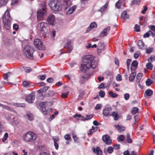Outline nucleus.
Masks as SVG:
<instances>
[{
  "label": "nucleus",
  "mask_w": 155,
  "mask_h": 155,
  "mask_svg": "<svg viewBox=\"0 0 155 155\" xmlns=\"http://www.w3.org/2000/svg\"><path fill=\"white\" fill-rule=\"evenodd\" d=\"M107 6V4L106 3L104 5H103L100 9V11L101 12H103L105 10Z\"/></svg>",
  "instance_id": "nucleus-38"
},
{
  "label": "nucleus",
  "mask_w": 155,
  "mask_h": 155,
  "mask_svg": "<svg viewBox=\"0 0 155 155\" xmlns=\"http://www.w3.org/2000/svg\"><path fill=\"white\" fill-rule=\"evenodd\" d=\"M93 117V115L92 114L90 115H86V120H89L91 118H92Z\"/></svg>",
  "instance_id": "nucleus-55"
},
{
  "label": "nucleus",
  "mask_w": 155,
  "mask_h": 155,
  "mask_svg": "<svg viewBox=\"0 0 155 155\" xmlns=\"http://www.w3.org/2000/svg\"><path fill=\"white\" fill-rule=\"evenodd\" d=\"M99 95L101 97H103L105 95V93L104 91H101L99 92Z\"/></svg>",
  "instance_id": "nucleus-44"
},
{
  "label": "nucleus",
  "mask_w": 155,
  "mask_h": 155,
  "mask_svg": "<svg viewBox=\"0 0 155 155\" xmlns=\"http://www.w3.org/2000/svg\"><path fill=\"white\" fill-rule=\"evenodd\" d=\"M48 83H52L54 81V79L52 78H49L47 80Z\"/></svg>",
  "instance_id": "nucleus-61"
},
{
  "label": "nucleus",
  "mask_w": 155,
  "mask_h": 155,
  "mask_svg": "<svg viewBox=\"0 0 155 155\" xmlns=\"http://www.w3.org/2000/svg\"><path fill=\"white\" fill-rule=\"evenodd\" d=\"M116 7L118 8H120L122 5V1L121 0H119L116 4Z\"/></svg>",
  "instance_id": "nucleus-26"
},
{
  "label": "nucleus",
  "mask_w": 155,
  "mask_h": 155,
  "mask_svg": "<svg viewBox=\"0 0 155 155\" xmlns=\"http://www.w3.org/2000/svg\"><path fill=\"white\" fill-rule=\"evenodd\" d=\"M138 110L137 107H133L131 110V113L133 114H136L138 112Z\"/></svg>",
  "instance_id": "nucleus-31"
},
{
  "label": "nucleus",
  "mask_w": 155,
  "mask_h": 155,
  "mask_svg": "<svg viewBox=\"0 0 155 155\" xmlns=\"http://www.w3.org/2000/svg\"><path fill=\"white\" fill-rule=\"evenodd\" d=\"M69 94V92L67 91L66 93H64L61 94L62 97V98H66Z\"/></svg>",
  "instance_id": "nucleus-51"
},
{
  "label": "nucleus",
  "mask_w": 155,
  "mask_h": 155,
  "mask_svg": "<svg viewBox=\"0 0 155 155\" xmlns=\"http://www.w3.org/2000/svg\"><path fill=\"white\" fill-rule=\"evenodd\" d=\"M118 140L120 141H123L124 140V138L122 135H120L118 137Z\"/></svg>",
  "instance_id": "nucleus-57"
},
{
  "label": "nucleus",
  "mask_w": 155,
  "mask_h": 155,
  "mask_svg": "<svg viewBox=\"0 0 155 155\" xmlns=\"http://www.w3.org/2000/svg\"><path fill=\"white\" fill-rule=\"evenodd\" d=\"M37 28L38 30L43 34L46 35L50 31L49 26L46 22H42L39 23L38 24Z\"/></svg>",
  "instance_id": "nucleus-4"
},
{
  "label": "nucleus",
  "mask_w": 155,
  "mask_h": 155,
  "mask_svg": "<svg viewBox=\"0 0 155 155\" xmlns=\"http://www.w3.org/2000/svg\"><path fill=\"white\" fill-rule=\"evenodd\" d=\"M142 74L141 73H138L136 77V82H140V80L142 77Z\"/></svg>",
  "instance_id": "nucleus-25"
},
{
  "label": "nucleus",
  "mask_w": 155,
  "mask_h": 155,
  "mask_svg": "<svg viewBox=\"0 0 155 155\" xmlns=\"http://www.w3.org/2000/svg\"><path fill=\"white\" fill-rule=\"evenodd\" d=\"M82 60L84 64L81 65L80 70L81 71L86 72L89 69H94L97 66V62L94 61V57L91 55L84 56Z\"/></svg>",
  "instance_id": "nucleus-1"
},
{
  "label": "nucleus",
  "mask_w": 155,
  "mask_h": 155,
  "mask_svg": "<svg viewBox=\"0 0 155 155\" xmlns=\"http://www.w3.org/2000/svg\"><path fill=\"white\" fill-rule=\"evenodd\" d=\"M8 0H0V5L2 6L6 4Z\"/></svg>",
  "instance_id": "nucleus-37"
},
{
  "label": "nucleus",
  "mask_w": 155,
  "mask_h": 155,
  "mask_svg": "<svg viewBox=\"0 0 155 155\" xmlns=\"http://www.w3.org/2000/svg\"><path fill=\"white\" fill-rule=\"evenodd\" d=\"M93 124L94 125H95L96 126H98L99 125H101V123H98L97 121L96 120H94L93 121Z\"/></svg>",
  "instance_id": "nucleus-64"
},
{
  "label": "nucleus",
  "mask_w": 155,
  "mask_h": 155,
  "mask_svg": "<svg viewBox=\"0 0 155 155\" xmlns=\"http://www.w3.org/2000/svg\"><path fill=\"white\" fill-rule=\"evenodd\" d=\"M147 96H150L153 94V91L151 90H147L145 92Z\"/></svg>",
  "instance_id": "nucleus-28"
},
{
  "label": "nucleus",
  "mask_w": 155,
  "mask_h": 155,
  "mask_svg": "<svg viewBox=\"0 0 155 155\" xmlns=\"http://www.w3.org/2000/svg\"><path fill=\"white\" fill-rule=\"evenodd\" d=\"M12 73L10 72H8L5 74L3 76V79L4 80L7 79L8 78V77Z\"/></svg>",
  "instance_id": "nucleus-45"
},
{
  "label": "nucleus",
  "mask_w": 155,
  "mask_h": 155,
  "mask_svg": "<svg viewBox=\"0 0 155 155\" xmlns=\"http://www.w3.org/2000/svg\"><path fill=\"white\" fill-rule=\"evenodd\" d=\"M55 17L53 14L48 15L47 18V21L50 25L54 26L55 24Z\"/></svg>",
  "instance_id": "nucleus-9"
},
{
  "label": "nucleus",
  "mask_w": 155,
  "mask_h": 155,
  "mask_svg": "<svg viewBox=\"0 0 155 155\" xmlns=\"http://www.w3.org/2000/svg\"><path fill=\"white\" fill-rule=\"evenodd\" d=\"M8 137V133H5V134L4 137L2 139V141L3 142H4L5 141L7 140Z\"/></svg>",
  "instance_id": "nucleus-43"
},
{
  "label": "nucleus",
  "mask_w": 155,
  "mask_h": 155,
  "mask_svg": "<svg viewBox=\"0 0 155 155\" xmlns=\"http://www.w3.org/2000/svg\"><path fill=\"white\" fill-rule=\"evenodd\" d=\"M112 115L114 118V120H117L118 119L119 116L117 112L114 111L111 113Z\"/></svg>",
  "instance_id": "nucleus-21"
},
{
  "label": "nucleus",
  "mask_w": 155,
  "mask_h": 155,
  "mask_svg": "<svg viewBox=\"0 0 155 155\" xmlns=\"http://www.w3.org/2000/svg\"><path fill=\"white\" fill-rule=\"evenodd\" d=\"M12 106H15L16 107H24L25 105L23 104H16L14 103L12 105Z\"/></svg>",
  "instance_id": "nucleus-46"
},
{
  "label": "nucleus",
  "mask_w": 155,
  "mask_h": 155,
  "mask_svg": "<svg viewBox=\"0 0 155 155\" xmlns=\"http://www.w3.org/2000/svg\"><path fill=\"white\" fill-rule=\"evenodd\" d=\"M129 15L127 14V12L124 11L121 15V18L124 20H125L128 18Z\"/></svg>",
  "instance_id": "nucleus-17"
},
{
  "label": "nucleus",
  "mask_w": 155,
  "mask_h": 155,
  "mask_svg": "<svg viewBox=\"0 0 155 155\" xmlns=\"http://www.w3.org/2000/svg\"><path fill=\"white\" fill-rule=\"evenodd\" d=\"M136 74L135 72H132L130 74L129 77V80L130 82H133L134 80Z\"/></svg>",
  "instance_id": "nucleus-19"
},
{
  "label": "nucleus",
  "mask_w": 155,
  "mask_h": 155,
  "mask_svg": "<svg viewBox=\"0 0 155 155\" xmlns=\"http://www.w3.org/2000/svg\"><path fill=\"white\" fill-rule=\"evenodd\" d=\"M48 5L51 9L54 12L60 11L62 9V3L58 0H51Z\"/></svg>",
  "instance_id": "nucleus-2"
},
{
  "label": "nucleus",
  "mask_w": 155,
  "mask_h": 155,
  "mask_svg": "<svg viewBox=\"0 0 155 155\" xmlns=\"http://www.w3.org/2000/svg\"><path fill=\"white\" fill-rule=\"evenodd\" d=\"M64 139L66 140H68L71 139L70 135L69 134H68L65 135L64 136Z\"/></svg>",
  "instance_id": "nucleus-58"
},
{
  "label": "nucleus",
  "mask_w": 155,
  "mask_h": 155,
  "mask_svg": "<svg viewBox=\"0 0 155 155\" xmlns=\"http://www.w3.org/2000/svg\"><path fill=\"white\" fill-rule=\"evenodd\" d=\"M120 145L118 144H116L114 146V148L115 149H118L120 148Z\"/></svg>",
  "instance_id": "nucleus-60"
},
{
  "label": "nucleus",
  "mask_w": 155,
  "mask_h": 155,
  "mask_svg": "<svg viewBox=\"0 0 155 155\" xmlns=\"http://www.w3.org/2000/svg\"><path fill=\"white\" fill-rule=\"evenodd\" d=\"M135 30L137 32L140 31V26L138 25H136L135 27Z\"/></svg>",
  "instance_id": "nucleus-52"
},
{
  "label": "nucleus",
  "mask_w": 155,
  "mask_h": 155,
  "mask_svg": "<svg viewBox=\"0 0 155 155\" xmlns=\"http://www.w3.org/2000/svg\"><path fill=\"white\" fill-rule=\"evenodd\" d=\"M138 63L136 61H133L131 64V65L134 67H136L137 66Z\"/></svg>",
  "instance_id": "nucleus-53"
},
{
  "label": "nucleus",
  "mask_w": 155,
  "mask_h": 155,
  "mask_svg": "<svg viewBox=\"0 0 155 155\" xmlns=\"http://www.w3.org/2000/svg\"><path fill=\"white\" fill-rule=\"evenodd\" d=\"M7 120L10 123H12L14 119H15V118L14 115L12 114H9L7 117Z\"/></svg>",
  "instance_id": "nucleus-22"
},
{
  "label": "nucleus",
  "mask_w": 155,
  "mask_h": 155,
  "mask_svg": "<svg viewBox=\"0 0 155 155\" xmlns=\"http://www.w3.org/2000/svg\"><path fill=\"white\" fill-rule=\"evenodd\" d=\"M3 22L5 28L6 30H9L11 28V21L12 19L10 15L9 11L7 10L3 16Z\"/></svg>",
  "instance_id": "nucleus-3"
},
{
  "label": "nucleus",
  "mask_w": 155,
  "mask_h": 155,
  "mask_svg": "<svg viewBox=\"0 0 155 155\" xmlns=\"http://www.w3.org/2000/svg\"><path fill=\"white\" fill-rule=\"evenodd\" d=\"M72 2L70 0H63V5L64 8L66 10L72 5Z\"/></svg>",
  "instance_id": "nucleus-10"
},
{
  "label": "nucleus",
  "mask_w": 155,
  "mask_h": 155,
  "mask_svg": "<svg viewBox=\"0 0 155 155\" xmlns=\"http://www.w3.org/2000/svg\"><path fill=\"white\" fill-rule=\"evenodd\" d=\"M91 75V76H92V74H90L89 75V74H88L87 75H86L85 76H83L82 78V79L83 80H87L88 78L90 77V75Z\"/></svg>",
  "instance_id": "nucleus-41"
},
{
  "label": "nucleus",
  "mask_w": 155,
  "mask_h": 155,
  "mask_svg": "<svg viewBox=\"0 0 155 155\" xmlns=\"http://www.w3.org/2000/svg\"><path fill=\"white\" fill-rule=\"evenodd\" d=\"M20 0H13L12 4L14 5H16L20 1Z\"/></svg>",
  "instance_id": "nucleus-49"
},
{
  "label": "nucleus",
  "mask_w": 155,
  "mask_h": 155,
  "mask_svg": "<svg viewBox=\"0 0 155 155\" xmlns=\"http://www.w3.org/2000/svg\"><path fill=\"white\" fill-rule=\"evenodd\" d=\"M105 45L102 42L99 43L97 45V52L98 53H101L104 50Z\"/></svg>",
  "instance_id": "nucleus-13"
},
{
  "label": "nucleus",
  "mask_w": 155,
  "mask_h": 155,
  "mask_svg": "<svg viewBox=\"0 0 155 155\" xmlns=\"http://www.w3.org/2000/svg\"><path fill=\"white\" fill-rule=\"evenodd\" d=\"M37 135L33 132L29 131L24 136L23 139L26 142H34L37 139Z\"/></svg>",
  "instance_id": "nucleus-6"
},
{
  "label": "nucleus",
  "mask_w": 155,
  "mask_h": 155,
  "mask_svg": "<svg viewBox=\"0 0 155 155\" xmlns=\"http://www.w3.org/2000/svg\"><path fill=\"white\" fill-rule=\"evenodd\" d=\"M19 123V120L15 118V119L11 123L13 125H17Z\"/></svg>",
  "instance_id": "nucleus-34"
},
{
  "label": "nucleus",
  "mask_w": 155,
  "mask_h": 155,
  "mask_svg": "<svg viewBox=\"0 0 155 155\" xmlns=\"http://www.w3.org/2000/svg\"><path fill=\"white\" fill-rule=\"evenodd\" d=\"M115 127L116 128H117V130L119 132H121L123 131H124L125 130V128H124L122 130H121V128L122 126L120 125H114Z\"/></svg>",
  "instance_id": "nucleus-29"
},
{
  "label": "nucleus",
  "mask_w": 155,
  "mask_h": 155,
  "mask_svg": "<svg viewBox=\"0 0 155 155\" xmlns=\"http://www.w3.org/2000/svg\"><path fill=\"white\" fill-rule=\"evenodd\" d=\"M43 8L41 9H39L37 11V17L38 20H42L43 19L46 12V5L45 3L42 4Z\"/></svg>",
  "instance_id": "nucleus-7"
},
{
  "label": "nucleus",
  "mask_w": 155,
  "mask_h": 155,
  "mask_svg": "<svg viewBox=\"0 0 155 155\" xmlns=\"http://www.w3.org/2000/svg\"><path fill=\"white\" fill-rule=\"evenodd\" d=\"M96 153L97 154V155H102V151L99 147H97L96 148Z\"/></svg>",
  "instance_id": "nucleus-35"
},
{
  "label": "nucleus",
  "mask_w": 155,
  "mask_h": 155,
  "mask_svg": "<svg viewBox=\"0 0 155 155\" xmlns=\"http://www.w3.org/2000/svg\"><path fill=\"white\" fill-rule=\"evenodd\" d=\"M153 48H147L146 50V52L147 54H150L153 51Z\"/></svg>",
  "instance_id": "nucleus-48"
},
{
  "label": "nucleus",
  "mask_w": 155,
  "mask_h": 155,
  "mask_svg": "<svg viewBox=\"0 0 155 155\" xmlns=\"http://www.w3.org/2000/svg\"><path fill=\"white\" fill-rule=\"evenodd\" d=\"M110 96L112 97L115 98L117 97L118 95L115 93H114L112 91H110L109 93Z\"/></svg>",
  "instance_id": "nucleus-32"
},
{
  "label": "nucleus",
  "mask_w": 155,
  "mask_h": 155,
  "mask_svg": "<svg viewBox=\"0 0 155 155\" xmlns=\"http://www.w3.org/2000/svg\"><path fill=\"white\" fill-rule=\"evenodd\" d=\"M71 41L68 42L67 44L64 46L65 48H67L68 49V52L70 53L73 49V47L72 45H71Z\"/></svg>",
  "instance_id": "nucleus-16"
},
{
  "label": "nucleus",
  "mask_w": 155,
  "mask_h": 155,
  "mask_svg": "<svg viewBox=\"0 0 155 155\" xmlns=\"http://www.w3.org/2000/svg\"><path fill=\"white\" fill-rule=\"evenodd\" d=\"M35 50L34 48L30 45H26L23 50L24 55L27 58L32 59L33 58V53Z\"/></svg>",
  "instance_id": "nucleus-5"
},
{
  "label": "nucleus",
  "mask_w": 155,
  "mask_h": 155,
  "mask_svg": "<svg viewBox=\"0 0 155 155\" xmlns=\"http://www.w3.org/2000/svg\"><path fill=\"white\" fill-rule=\"evenodd\" d=\"M147 68L150 70H151L153 68V65L151 63H148L146 64Z\"/></svg>",
  "instance_id": "nucleus-33"
},
{
  "label": "nucleus",
  "mask_w": 155,
  "mask_h": 155,
  "mask_svg": "<svg viewBox=\"0 0 155 155\" xmlns=\"http://www.w3.org/2000/svg\"><path fill=\"white\" fill-rule=\"evenodd\" d=\"M111 107H106L103 110V114L105 116H110L111 114H110L111 111Z\"/></svg>",
  "instance_id": "nucleus-14"
},
{
  "label": "nucleus",
  "mask_w": 155,
  "mask_h": 155,
  "mask_svg": "<svg viewBox=\"0 0 155 155\" xmlns=\"http://www.w3.org/2000/svg\"><path fill=\"white\" fill-rule=\"evenodd\" d=\"M34 44L35 46L39 50H44L45 49L44 45H43L42 42L39 39H35L34 41Z\"/></svg>",
  "instance_id": "nucleus-8"
},
{
  "label": "nucleus",
  "mask_w": 155,
  "mask_h": 155,
  "mask_svg": "<svg viewBox=\"0 0 155 155\" xmlns=\"http://www.w3.org/2000/svg\"><path fill=\"white\" fill-rule=\"evenodd\" d=\"M89 26L92 29L94 28H96L97 26L95 22H93L90 24Z\"/></svg>",
  "instance_id": "nucleus-40"
},
{
  "label": "nucleus",
  "mask_w": 155,
  "mask_h": 155,
  "mask_svg": "<svg viewBox=\"0 0 155 155\" xmlns=\"http://www.w3.org/2000/svg\"><path fill=\"white\" fill-rule=\"evenodd\" d=\"M18 25H17L14 24L13 26V28L15 29V31H17L18 30Z\"/></svg>",
  "instance_id": "nucleus-63"
},
{
  "label": "nucleus",
  "mask_w": 155,
  "mask_h": 155,
  "mask_svg": "<svg viewBox=\"0 0 155 155\" xmlns=\"http://www.w3.org/2000/svg\"><path fill=\"white\" fill-rule=\"evenodd\" d=\"M35 98V96L33 94H30L26 98V101L29 103H33Z\"/></svg>",
  "instance_id": "nucleus-15"
},
{
  "label": "nucleus",
  "mask_w": 155,
  "mask_h": 155,
  "mask_svg": "<svg viewBox=\"0 0 155 155\" xmlns=\"http://www.w3.org/2000/svg\"><path fill=\"white\" fill-rule=\"evenodd\" d=\"M50 102H48L47 101L44 102L41 101L39 103V107H46V106L49 105L48 104H50Z\"/></svg>",
  "instance_id": "nucleus-24"
},
{
  "label": "nucleus",
  "mask_w": 155,
  "mask_h": 155,
  "mask_svg": "<svg viewBox=\"0 0 155 155\" xmlns=\"http://www.w3.org/2000/svg\"><path fill=\"white\" fill-rule=\"evenodd\" d=\"M137 46L140 49H143L144 47V44L141 40H139L138 41Z\"/></svg>",
  "instance_id": "nucleus-20"
},
{
  "label": "nucleus",
  "mask_w": 155,
  "mask_h": 155,
  "mask_svg": "<svg viewBox=\"0 0 155 155\" xmlns=\"http://www.w3.org/2000/svg\"><path fill=\"white\" fill-rule=\"evenodd\" d=\"M116 80L118 81H120L122 80L121 75L120 74H118L116 77Z\"/></svg>",
  "instance_id": "nucleus-54"
},
{
  "label": "nucleus",
  "mask_w": 155,
  "mask_h": 155,
  "mask_svg": "<svg viewBox=\"0 0 155 155\" xmlns=\"http://www.w3.org/2000/svg\"><path fill=\"white\" fill-rule=\"evenodd\" d=\"M77 7L76 5H74L70 8L67 12V14H72L75 11Z\"/></svg>",
  "instance_id": "nucleus-18"
},
{
  "label": "nucleus",
  "mask_w": 155,
  "mask_h": 155,
  "mask_svg": "<svg viewBox=\"0 0 155 155\" xmlns=\"http://www.w3.org/2000/svg\"><path fill=\"white\" fill-rule=\"evenodd\" d=\"M110 29V27L108 26L104 29L99 35V37H103L107 36Z\"/></svg>",
  "instance_id": "nucleus-11"
},
{
  "label": "nucleus",
  "mask_w": 155,
  "mask_h": 155,
  "mask_svg": "<svg viewBox=\"0 0 155 155\" xmlns=\"http://www.w3.org/2000/svg\"><path fill=\"white\" fill-rule=\"evenodd\" d=\"M149 62H152L155 61V56H151L148 60Z\"/></svg>",
  "instance_id": "nucleus-47"
},
{
  "label": "nucleus",
  "mask_w": 155,
  "mask_h": 155,
  "mask_svg": "<svg viewBox=\"0 0 155 155\" xmlns=\"http://www.w3.org/2000/svg\"><path fill=\"white\" fill-rule=\"evenodd\" d=\"M140 1V0H134L132 2L131 5H133L134 4H138Z\"/></svg>",
  "instance_id": "nucleus-56"
},
{
  "label": "nucleus",
  "mask_w": 155,
  "mask_h": 155,
  "mask_svg": "<svg viewBox=\"0 0 155 155\" xmlns=\"http://www.w3.org/2000/svg\"><path fill=\"white\" fill-rule=\"evenodd\" d=\"M41 109H40V110L41 112L43 113V114L46 115L48 111L45 108L46 107H41Z\"/></svg>",
  "instance_id": "nucleus-36"
},
{
  "label": "nucleus",
  "mask_w": 155,
  "mask_h": 155,
  "mask_svg": "<svg viewBox=\"0 0 155 155\" xmlns=\"http://www.w3.org/2000/svg\"><path fill=\"white\" fill-rule=\"evenodd\" d=\"M114 148L112 147H109L107 149V151L110 153H112L113 151Z\"/></svg>",
  "instance_id": "nucleus-39"
},
{
  "label": "nucleus",
  "mask_w": 155,
  "mask_h": 155,
  "mask_svg": "<svg viewBox=\"0 0 155 155\" xmlns=\"http://www.w3.org/2000/svg\"><path fill=\"white\" fill-rule=\"evenodd\" d=\"M131 60L130 59H128L126 61V63L127 66V68L128 69H129V66H130V63L131 62Z\"/></svg>",
  "instance_id": "nucleus-50"
},
{
  "label": "nucleus",
  "mask_w": 155,
  "mask_h": 155,
  "mask_svg": "<svg viewBox=\"0 0 155 155\" xmlns=\"http://www.w3.org/2000/svg\"><path fill=\"white\" fill-rule=\"evenodd\" d=\"M126 139L127 143H131L132 140L131 139L130 137V135L129 133H127L126 135Z\"/></svg>",
  "instance_id": "nucleus-27"
},
{
  "label": "nucleus",
  "mask_w": 155,
  "mask_h": 155,
  "mask_svg": "<svg viewBox=\"0 0 155 155\" xmlns=\"http://www.w3.org/2000/svg\"><path fill=\"white\" fill-rule=\"evenodd\" d=\"M102 139L103 141L106 144H110L111 143V140L110 139L109 136L107 135L103 136Z\"/></svg>",
  "instance_id": "nucleus-12"
},
{
  "label": "nucleus",
  "mask_w": 155,
  "mask_h": 155,
  "mask_svg": "<svg viewBox=\"0 0 155 155\" xmlns=\"http://www.w3.org/2000/svg\"><path fill=\"white\" fill-rule=\"evenodd\" d=\"M149 35H151L153 37H155V32L153 33L152 31L151 30H149L148 31Z\"/></svg>",
  "instance_id": "nucleus-62"
},
{
  "label": "nucleus",
  "mask_w": 155,
  "mask_h": 155,
  "mask_svg": "<svg viewBox=\"0 0 155 155\" xmlns=\"http://www.w3.org/2000/svg\"><path fill=\"white\" fill-rule=\"evenodd\" d=\"M124 98L126 100H128L129 98L130 97L129 94L128 93L124 94Z\"/></svg>",
  "instance_id": "nucleus-59"
},
{
  "label": "nucleus",
  "mask_w": 155,
  "mask_h": 155,
  "mask_svg": "<svg viewBox=\"0 0 155 155\" xmlns=\"http://www.w3.org/2000/svg\"><path fill=\"white\" fill-rule=\"evenodd\" d=\"M28 119L30 120H32L34 119L33 115L31 113L27 114H26Z\"/></svg>",
  "instance_id": "nucleus-30"
},
{
  "label": "nucleus",
  "mask_w": 155,
  "mask_h": 155,
  "mask_svg": "<svg viewBox=\"0 0 155 155\" xmlns=\"http://www.w3.org/2000/svg\"><path fill=\"white\" fill-rule=\"evenodd\" d=\"M49 87L48 86H45L42 88H41L38 91V93H41L46 91L49 88Z\"/></svg>",
  "instance_id": "nucleus-23"
},
{
  "label": "nucleus",
  "mask_w": 155,
  "mask_h": 155,
  "mask_svg": "<svg viewBox=\"0 0 155 155\" xmlns=\"http://www.w3.org/2000/svg\"><path fill=\"white\" fill-rule=\"evenodd\" d=\"M146 85L147 86H150L152 83V81L149 79H148L146 82Z\"/></svg>",
  "instance_id": "nucleus-42"
}]
</instances>
